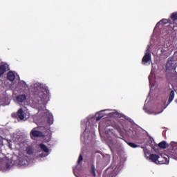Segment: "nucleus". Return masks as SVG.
<instances>
[{"mask_svg":"<svg viewBox=\"0 0 177 177\" xmlns=\"http://www.w3.org/2000/svg\"><path fill=\"white\" fill-rule=\"evenodd\" d=\"M170 23L168 26V29L171 31V34L174 35V32L177 31V12H173L170 17Z\"/></svg>","mask_w":177,"mask_h":177,"instance_id":"f257e3e1","label":"nucleus"},{"mask_svg":"<svg viewBox=\"0 0 177 177\" xmlns=\"http://www.w3.org/2000/svg\"><path fill=\"white\" fill-rule=\"evenodd\" d=\"M12 118H19L21 121L24 120V111H23V109L20 108L16 113L12 114Z\"/></svg>","mask_w":177,"mask_h":177,"instance_id":"f03ea898","label":"nucleus"},{"mask_svg":"<svg viewBox=\"0 0 177 177\" xmlns=\"http://www.w3.org/2000/svg\"><path fill=\"white\" fill-rule=\"evenodd\" d=\"M31 138H43L44 133L41 131L37 130V127L32 129L30 131Z\"/></svg>","mask_w":177,"mask_h":177,"instance_id":"7ed1b4c3","label":"nucleus"},{"mask_svg":"<svg viewBox=\"0 0 177 177\" xmlns=\"http://www.w3.org/2000/svg\"><path fill=\"white\" fill-rule=\"evenodd\" d=\"M151 60V54H150L149 52L145 53L142 59V64H146V63H149V62H150Z\"/></svg>","mask_w":177,"mask_h":177,"instance_id":"20e7f679","label":"nucleus"},{"mask_svg":"<svg viewBox=\"0 0 177 177\" xmlns=\"http://www.w3.org/2000/svg\"><path fill=\"white\" fill-rule=\"evenodd\" d=\"M169 162V158L168 156L165 157L160 155L159 157V164H168Z\"/></svg>","mask_w":177,"mask_h":177,"instance_id":"39448f33","label":"nucleus"},{"mask_svg":"<svg viewBox=\"0 0 177 177\" xmlns=\"http://www.w3.org/2000/svg\"><path fill=\"white\" fill-rule=\"evenodd\" d=\"M35 95H37V97H39V100H41V102H44V99H45V97L46 96L45 93L41 90H39L38 92H35Z\"/></svg>","mask_w":177,"mask_h":177,"instance_id":"423d86ee","label":"nucleus"},{"mask_svg":"<svg viewBox=\"0 0 177 177\" xmlns=\"http://www.w3.org/2000/svg\"><path fill=\"white\" fill-rule=\"evenodd\" d=\"M149 159L152 161V162H157V161L160 162V156L157 154H150Z\"/></svg>","mask_w":177,"mask_h":177,"instance_id":"0eeeda50","label":"nucleus"},{"mask_svg":"<svg viewBox=\"0 0 177 177\" xmlns=\"http://www.w3.org/2000/svg\"><path fill=\"white\" fill-rule=\"evenodd\" d=\"M6 68H8V64H4L0 65V77H2V75L6 73Z\"/></svg>","mask_w":177,"mask_h":177,"instance_id":"6e6552de","label":"nucleus"},{"mask_svg":"<svg viewBox=\"0 0 177 177\" xmlns=\"http://www.w3.org/2000/svg\"><path fill=\"white\" fill-rule=\"evenodd\" d=\"M16 99L18 103H23L24 101L26 100V99H27V96L25 94H21L17 96Z\"/></svg>","mask_w":177,"mask_h":177,"instance_id":"1a4fd4ad","label":"nucleus"},{"mask_svg":"<svg viewBox=\"0 0 177 177\" xmlns=\"http://www.w3.org/2000/svg\"><path fill=\"white\" fill-rule=\"evenodd\" d=\"M175 98V91L174 90H171L169 93V99H168V104H171L172 102V100Z\"/></svg>","mask_w":177,"mask_h":177,"instance_id":"9d476101","label":"nucleus"},{"mask_svg":"<svg viewBox=\"0 0 177 177\" xmlns=\"http://www.w3.org/2000/svg\"><path fill=\"white\" fill-rule=\"evenodd\" d=\"M7 78L9 81L13 82V80L16 78V75H15L13 72L10 71L7 75Z\"/></svg>","mask_w":177,"mask_h":177,"instance_id":"9b49d317","label":"nucleus"},{"mask_svg":"<svg viewBox=\"0 0 177 177\" xmlns=\"http://www.w3.org/2000/svg\"><path fill=\"white\" fill-rule=\"evenodd\" d=\"M158 147L160 149H168L169 147V145L167 144V142L165 141H162L158 145Z\"/></svg>","mask_w":177,"mask_h":177,"instance_id":"f8f14e48","label":"nucleus"},{"mask_svg":"<svg viewBox=\"0 0 177 177\" xmlns=\"http://www.w3.org/2000/svg\"><path fill=\"white\" fill-rule=\"evenodd\" d=\"M47 122L50 125H52L53 124V115L49 113L47 116Z\"/></svg>","mask_w":177,"mask_h":177,"instance_id":"ddd939ff","label":"nucleus"},{"mask_svg":"<svg viewBox=\"0 0 177 177\" xmlns=\"http://www.w3.org/2000/svg\"><path fill=\"white\" fill-rule=\"evenodd\" d=\"M39 147L44 153H49V149H48V147L45 145L44 144H40Z\"/></svg>","mask_w":177,"mask_h":177,"instance_id":"4468645a","label":"nucleus"},{"mask_svg":"<svg viewBox=\"0 0 177 177\" xmlns=\"http://www.w3.org/2000/svg\"><path fill=\"white\" fill-rule=\"evenodd\" d=\"M103 117H104V115H103V113H102V111L98 112V113L96 114V121H100V120H102V118H103Z\"/></svg>","mask_w":177,"mask_h":177,"instance_id":"2eb2a0df","label":"nucleus"},{"mask_svg":"<svg viewBox=\"0 0 177 177\" xmlns=\"http://www.w3.org/2000/svg\"><path fill=\"white\" fill-rule=\"evenodd\" d=\"M91 174L93 175V176H96V169L95 168V165H91V169L90 171Z\"/></svg>","mask_w":177,"mask_h":177,"instance_id":"dca6fc26","label":"nucleus"},{"mask_svg":"<svg viewBox=\"0 0 177 177\" xmlns=\"http://www.w3.org/2000/svg\"><path fill=\"white\" fill-rule=\"evenodd\" d=\"M127 145L130 146V147H132L133 149H136V147H139V145L133 142H127Z\"/></svg>","mask_w":177,"mask_h":177,"instance_id":"f3484780","label":"nucleus"},{"mask_svg":"<svg viewBox=\"0 0 177 177\" xmlns=\"http://www.w3.org/2000/svg\"><path fill=\"white\" fill-rule=\"evenodd\" d=\"M171 46V44L169 43V41H166L165 42V44H164V48H165V49H167V50H169V48Z\"/></svg>","mask_w":177,"mask_h":177,"instance_id":"a211bd4d","label":"nucleus"},{"mask_svg":"<svg viewBox=\"0 0 177 177\" xmlns=\"http://www.w3.org/2000/svg\"><path fill=\"white\" fill-rule=\"evenodd\" d=\"M19 165H27V160H19Z\"/></svg>","mask_w":177,"mask_h":177,"instance_id":"6ab92c4d","label":"nucleus"},{"mask_svg":"<svg viewBox=\"0 0 177 177\" xmlns=\"http://www.w3.org/2000/svg\"><path fill=\"white\" fill-rule=\"evenodd\" d=\"M160 23H162V24H167V23H168V19H163L160 20V21L157 24V25L160 24Z\"/></svg>","mask_w":177,"mask_h":177,"instance_id":"aec40b11","label":"nucleus"},{"mask_svg":"<svg viewBox=\"0 0 177 177\" xmlns=\"http://www.w3.org/2000/svg\"><path fill=\"white\" fill-rule=\"evenodd\" d=\"M82 160H84V158L82 157V154H80L77 163L80 164L81 161H82Z\"/></svg>","mask_w":177,"mask_h":177,"instance_id":"412c9836","label":"nucleus"},{"mask_svg":"<svg viewBox=\"0 0 177 177\" xmlns=\"http://www.w3.org/2000/svg\"><path fill=\"white\" fill-rule=\"evenodd\" d=\"M115 129H117L118 132H121V130H122L121 127H120L119 125L116 124L115 126Z\"/></svg>","mask_w":177,"mask_h":177,"instance_id":"4be33fe9","label":"nucleus"},{"mask_svg":"<svg viewBox=\"0 0 177 177\" xmlns=\"http://www.w3.org/2000/svg\"><path fill=\"white\" fill-rule=\"evenodd\" d=\"M3 146V139L2 138L1 136H0V149Z\"/></svg>","mask_w":177,"mask_h":177,"instance_id":"5701e85b","label":"nucleus"},{"mask_svg":"<svg viewBox=\"0 0 177 177\" xmlns=\"http://www.w3.org/2000/svg\"><path fill=\"white\" fill-rule=\"evenodd\" d=\"M6 165V168L8 169L9 168H10V164L8 162L5 163Z\"/></svg>","mask_w":177,"mask_h":177,"instance_id":"b1692460","label":"nucleus"},{"mask_svg":"<svg viewBox=\"0 0 177 177\" xmlns=\"http://www.w3.org/2000/svg\"><path fill=\"white\" fill-rule=\"evenodd\" d=\"M175 145H176V143L175 142H171L170 143V145H171L172 147H174V146H175Z\"/></svg>","mask_w":177,"mask_h":177,"instance_id":"393cba45","label":"nucleus"},{"mask_svg":"<svg viewBox=\"0 0 177 177\" xmlns=\"http://www.w3.org/2000/svg\"><path fill=\"white\" fill-rule=\"evenodd\" d=\"M171 39H173L174 41H176V36L171 35Z\"/></svg>","mask_w":177,"mask_h":177,"instance_id":"a878e982","label":"nucleus"},{"mask_svg":"<svg viewBox=\"0 0 177 177\" xmlns=\"http://www.w3.org/2000/svg\"><path fill=\"white\" fill-rule=\"evenodd\" d=\"M27 153H28V154H31L32 152L31 151H30V150H27Z\"/></svg>","mask_w":177,"mask_h":177,"instance_id":"bb28decb","label":"nucleus"},{"mask_svg":"<svg viewBox=\"0 0 177 177\" xmlns=\"http://www.w3.org/2000/svg\"><path fill=\"white\" fill-rule=\"evenodd\" d=\"M162 52H167V50H164V48H162Z\"/></svg>","mask_w":177,"mask_h":177,"instance_id":"cd10ccee","label":"nucleus"}]
</instances>
